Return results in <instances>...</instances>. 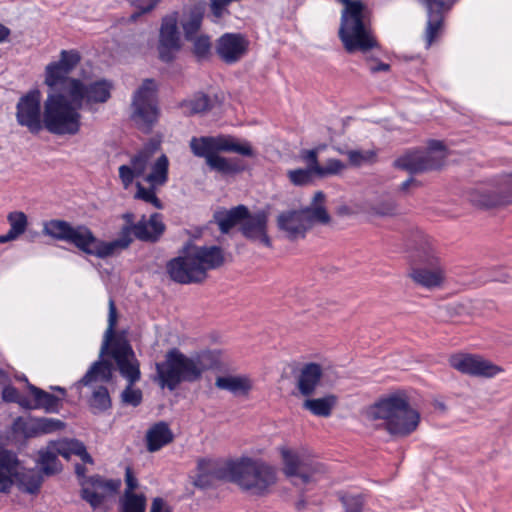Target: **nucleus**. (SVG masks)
<instances>
[{
  "mask_svg": "<svg viewBox=\"0 0 512 512\" xmlns=\"http://www.w3.org/2000/svg\"><path fill=\"white\" fill-rule=\"evenodd\" d=\"M80 60V54L76 50H62L59 60L46 66L44 83L52 88L63 87V92L75 105L95 112L98 105L105 104L111 98L113 83L107 79L84 83L80 79L69 77Z\"/></svg>",
  "mask_w": 512,
  "mask_h": 512,
  "instance_id": "obj_1",
  "label": "nucleus"
},
{
  "mask_svg": "<svg viewBox=\"0 0 512 512\" xmlns=\"http://www.w3.org/2000/svg\"><path fill=\"white\" fill-rule=\"evenodd\" d=\"M165 225L162 221V216L154 213L149 219L145 216L135 224L134 236L141 241L155 242L163 234Z\"/></svg>",
  "mask_w": 512,
  "mask_h": 512,
  "instance_id": "obj_26",
  "label": "nucleus"
},
{
  "mask_svg": "<svg viewBox=\"0 0 512 512\" xmlns=\"http://www.w3.org/2000/svg\"><path fill=\"white\" fill-rule=\"evenodd\" d=\"M174 435L166 422H158L146 432V446L149 452H156L173 441Z\"/></svg>",
  "mask_w": 512,
  "mask_h": 512,
  "instance_id": "obj_30",
  "label": "nucleus"
},
{
  "mask_svg": "<svg viewBox=\"0 0 512 512\" xmlns=\"http://www.w3.org/2000/svg\"><path fill=\"white\" fill-rule=\"evenodd\" d=\"M410 258L413 267L409 273L418 285L434 289L442 286L446 273L436 255L431 239L423 232L414 234L410 244Z\"/></svg>",
  "mask_w": 512,
  "mask_h": 512,
  "instance_id": "obj_7",
  "label": "nucleus"
},
{
  "mask_svg": "<svg viewBox=\"0 0 512 512\" xmlns=\"http://www.w3.org/2000/svg\"><path fill=\"white\" fill-rule=\"evenodd\" d=\"M160 0H134L132 6L138 11L131 15L132 20H136L140 15L152 11Z\"/></svg>",
  "mask_w": 512,
  "mask_h": 512,
  "instance_id": "obj_53",
  "label": "nucleus"
},
{
  "mask_svg": "<svg viewBox=\"0 0 512 512\" xmlns=\"http://www.w3.org/2000/svg\"><path fill=\"white\" fill-rule=\"evenodd\" d=\"M13 484L29 494L39 491L42 476L35 469H25L12 452L0 451V492L7 493Z\"/></svg>",
  "mask_w": 512,
  "mask_h": 512,
  "instance_id": "obj_11",
  "label": "nucleus"
},
{
  "mask_svg": "<svg viewBox=\"0 0 512 512\" xmlns=\"http://www.w3.org/2000/svg\"><path fill=\"white\" fill-rule=\"evenodd\" d=\"M2 397L7 402H16L18 399V391L11 385H6L2 391Z\"/></svg>",
  "mask_w": 512,
  "mask_h": 512,
  "instance_id": "obj_58",
  "label": "nucleus"
},
{
  "mask_svg": "<svg viewBox=\"0 0 512 512\" xmlns=\"http://www.w3.org/2000/svg\"><path fill=\"white\" fill-rule=\"evenodd\" d=\"M468 199L473 205L485 208L512 204V173L502 176L495 186L472 189Z\"/></svg>",
  "mask_w": 512,
  "mask_h": 512,
  "instance_id": "obj_15",
  "label": "nucleus"
},
{
  "mask_svg": "<svg viewBox=\"0 0 512 512\" xmlns=\"http://www.w3.org/2000/svg\"><path fill=\"white\" fill-rule=\"evenodd\" d=\"M427 10V27L425 30L426 46L430 47L443 26L444 14L452 4L447 0H419Z\"/></svg>",
  "mask_w": 512,
  "mask_h": 512,
  "instance_id": "obj_22",
  "label": "nucleus"
},
{
  "mask_svg": "<svg viewBox=\"0 0 512 512\" xmlns=\"http://www.w3.org/2000/svg\"><path fill=\"white\" fill-rule=\"evenodd\" d=\"M249 41L240 33H225L217 42V53L227 64L238 62L248 50Z\"/></svg>",
  "mask_w": 512,
  "mask_h": 512,
  "instance_id": "obj_21",
  "label": "nucleus"
},
{
  "mask_svg": "<svg viewBox=\"0 0 512 512\" xmlns=\"http://www.w3.org/2000/svg\"><path fill=\"white\" fill-rule=\"evenodd\" d=\"M156 148V146L153 148H144L131 158L130 166L138 175V177L144 175Z\"/></svg>",
  "mask_w": 512,
  "mask_h": 512,
  "instance_id": "obj_44",
  "label": "nucleus"
},
{
  "mask_svg": "<svg viewBox=\"0 0 512 512\" xmlns=\"http://www.w3.org/2000/svg\"><path fill=\"white\" fill-rule=\"evenodd\" d=\"M228 480L260 495L276 482V470L262 461L245 458L228 464Z\"/></svg>",
  "mask_w": 512,
  "mask_h": 512,
  "instance_id": "obj_10",
  "label": "nucleus"
},
{
  "mask_svg": "<svg viewBox=\"0 0 512 512\" xmlns=\"http://www.w3.org/2000/svg\"><path fill=\"white\" fill-rule=\"evenodd\" d=\"M168 167V158L163 154L152 165L151 172L145 177V181L152 187L164 185L168 180Z\"/></svg>",
  "mask_w": 512,
  "mask_h": 512,
  "instance_id": "obj_38",
  "label": "nucleus"
},
{
  "mask_svg": "<svg viewBox=\"0 0 512 512\" xmlns=\"http://www.w3.org/2000/svg\"><path fill=\"white\" fill-rule=\"evenodd\" d=\"M335 404L334 396H327L317 399H307L303 403V408L309 410L316 416L327 417L331 414L332 408Z\"/></svg>",
  "mask_w": 512,
  "mask_h": 512,
  "instance_id": "obj_39",
  "label": "nucleus"
},
{
  "mask_svg": "<svg viewBox=\"0 0 512 512\" xmlns=\"http://www.w3.org/2000/svg\"><path fill=\"white\" fill-rule=\"evenodd\" d=\"M364 212L377 217H393L398 214V203L390 195H381L375 200L366 202Z\"/></svg>",
  "mask_w": 512,
  "mask_h": 512,
  "instance_id": "obj_32",
  "label": "nucleus"
},
{
  "mask_svg": "<svg viewBox=\"0 0 512 512\" xmlns=\"http://www.w3.org/2000/svg\"><path fill=\"white\" fill-rule=\"evenodd\" d=\"M64 427L65 423L59 419L35 417L24 422L23 432L26 437H37L62 430Z\"/></svg>",
  "mask_w": 512,
  "mask_h": 512,
  "instance_id": "obj_29",
  "label": "nucleus"
},
{
  "mask_svg": "<svg viewBox=\"0 0 512 512\" xmlns=\"http://www.w3.org/2000/svg\"><path fill=\"white\" fill-rule=\"evenodd\" d=\"M302 158L308 164L307 168H309L315 172V166H319L317 151L314 149L306 150L303 152Z\"/></svg>",
  "mask_w": 512,
  "mask_h": 512,
  "instance_id": "obj_56",
  "label": "nucleus"
},
{
  "mask_svg": "<svg viewBox=\"0 0 512 512\" xmlns=\"http://www.w3.org/2000/svg\"><path fill=\"white\" fill-rule=\"evenodd\" d=\"M190 149L197 157L205 158L206 162L218 152H234L243 156H254V151L248 142L239 143L229 135L192 137Z\"/></svg>",
  "mask_w": 512,
  "mask_h": 512,
  "instance_id": "obj_13",
  "label": "nucleus"
},
{
  "mask_svg": "<svg viewBox=\"0 0 512 512\" xmlns=\"http://www.w3.org/2000/svg\"><path fill=\"white\" fill-rule=\"evenodd\" d=\"M43 234L55 240L72 244L87 255L102 259L112 256L117 251L127 249L132 243V235H134L133 228L123 226L117 239L106 242L97 238L86 225L73 226L71 223L59 219L46 221L43 225Z\"/></svg>",
  "mask_w": 512,
  "mask_h": 512,
  "instance_id": "obj_2",
  "label": "nucleus"
},
{
  "mask_svg": "<svg viewBox=\"0 0 512 512\" xmlns=\"http://www.w3.org/2000/svg\"><path fill=\"white\" fill-rule=\"evenodd\" d=\"M135 177H138V175L130 165H121L119 167V178L125 189L133 183Z\"/></svg>",
  "mask_w": 512,
  "mask_h": 512,
  "instance_id": "obj_55",
  "label": "nucleus"
},
{
  "mask_svg": "<svg viewBox=\"0 0 512 512\" xmlns=\"http://www.w3.org/2000/svg\"><path fill=\"white\" fill-rule=\"evenodd\" d=\"M215 385L235 395H246L252 388L250 378L245 375L221 376L216 379Z\"/></svg>",
  "mask_w": 512,
  "mask_h": 512,
  "instance_id": "obj_33",
  "label": "nucleus"
},
{
  "mask_svg": "<svg viewBox=\"0 0 512 512\" xmlns=\"http://www.w3.org/2000/svg\"><path fill=\"white\" fill-rule=\"evenodd\" d=\"M157 86L154 80L146 79L133 96L131 119L144 132H150L158 119Z\"/></svg>",
  "mask_w": 512,
  "mask_h": 512,
  "instance_id": "obj_12",
  "label": "nucleus"
},
{
  "mask_svg": "<svg viewBox=\"0 0 512 512\" xmlns=\"http://www.w3.org/2000/svg\"><path fill=\"white\" fill-rule=\"evenodd\" d=\"M11 31L8 27L0 23V43L5 42L10 36Z\"/></svg>",
  "mask_w": 512,
  "mask_h": 512,
  "instance_id": "obj_64",
  "label": "nucleus"
},
{
  "mask_svg": "<svg viewBox=\"0 0 512 512\" xmlns=\"http://www.w3.org/2000/svg\"><path fill=\"white\" fill-rule=\"evenodd\" d=\"M280 452L284 461V471L288 476L298 477L303 483L316 480L318 475L326 472V467L310 459L304 450L295 451L281 447Z\"/></svg>",
  "mask_w": 512,
  "mask_h": 512,
  "instance_id": "obj_14",
  "label": "nucleus"
},
{
  "mask_svg": "<svg viewBox=\"0 0 512 512\" xmlns=\"http://www.w3.org/2000/svg\"><path fill=\"white\" fill-rule=\"evenodd\" d=\"M43 105V128L54 135H76L81 129V109L63 92V87H49Z\"/></svg>",
  "mask_w": 512,
  "mask_h": 512,
  "instance_id": "obj_6",
  "label": "nucleus"
},
{
  "mask_svg": "<svg viewBox=\"0 0 512 512\" xmlns=\"http://www.w3.org/2000/svg\"><path fill=\"white\" fill-rule=\"evenodd\" d=\"M117 366L120 374L128 381V383L135 384L140 380V365L135 355L118 363Z\"/></svg>",
  "mask_w": 512,
  "mask_h": 512,
  "instance_id": "obj_43",
  "label": "nucleus"
},
{
  "mask_svg": "<svg viewBox=\"0 0 512 512\" xmlns=\"http://www.w3.org/2000/svg\"><path fill=\"white\" fill-rule=\"evenodd\" d=\"M314 174V171L309 168L289 170L287 172V176L290 182L296 186H304L310 184L313 180Z\"/></svg>",
  "mask_w": 512,
  "mask_h": 512,
  "instance_id": "obj_49",
  "label": "nucleus"
},
{
  "mask_svg": "<svg viewBox=\"0 0 512 512\" xmlns=\"http://www.w3.org/2000/svg\"><path fill=\"white\" fill-rule=\"evenodd\" d=\"M341 154L347 156L349 163L353 167H361L363 165L373 164L377 161L378 151L375 149L369 150H339Z\"/></svg>",
  "mask_w": 512,
  "mask_h": 512,
  "instance_id": "obj_40",
  "label": "nucleus"
},
{
  "mask_svg": "<svg viewBox=\"0 0 512 512\" xmlns=\"http://www.w3.org/2000/svg\"><path fill=\"white\" fill-rule=\"evenodd\" d=\"M224 261V252L218 246H189L167 263V272L177 283H200L209 270L221 267Z\"/></svg>",
  "mask_w": 512,
  "mask_h": 512,
  "instance_id": "obj_3",
  "label": "nucleus"
},
{
  "mask_svg": "<svg viewBox=\"0 0 512 512\" xmlns=\"http://www.w3.org/2000/svg\"><path fill=\"white\" fill-rule=\"evenodd\" d=\"M111 355L118 364L128 358H131L135 353L129 343L117 340L112 344Z\"/></svg>",
  "mask_w": 512,
  "mask_h": 512,
  "instance_id": "obj_48",
  "label": "nucleus"
},
{
  "mask_svg": "<svg viewBox=\"0 0 512 512\" xmlns=\"http://www.w3.org/2000/svg\"><path fill=\"white\" fill-rule=\"evenodd\" d=\"M92 409L97 411H105L111 407V398L106 387L103 385L94 389L92 396L89 400Z\"/></svg>",
  "mask_w": 512,
  "mask_h": 512,
  "instance_id": "obj_45",
  "label": "nucleus"
},
{
  "mask_svg": "<svg viewBox=\"0 0 512 512\" xmlns=\"http://www.w3.org/2000/svg\"><path fill=\"white\" fill-rule=\"evenodd\" d=\"M206 164L212 170H215L223 174L238 173L243 171L245 168L244 164L239 159L225 158L219 156L217 153L214 154L212 157H209Z\"/></svg>",
  "mask_w": 512,
  "mask_h": 512,
  "instance_id": "obj_37",
  "label": "nucleus"
},
{
  "mask_svg": "<svg viewBox=\"0 0 512 512\" xmlns=\"http://www.w3.org/2000/svg\"><path fill=\"white\" fill-rule=\"evenodd\" d=\"M81 498L93 508L100 509L108 499L112 498L121 485L120 480H106L99 475L80 480Z\"/></svg>",
  "mask_w": 512,
  "mask_h": 512,
  "instance_id": "obj_17",
  "label": "nucleus"
},
{
  "mask_svg": "<svg viewBox=\"0 0 512 512\" xmlns=\"http://www.w3.org/2000/svg\"><path fill=\"white\" fill-rule=\"evenodd\" d=\"M67 450L75 455H78L84 463H92L93 459L86 451L84 444L78 440H71L66 443Z\"/></svg>",
  "mask_w": 512,
  "mask_h": 512,
  "instance_id": "obj_52",
  "label": "nucleus"
},
{
  "mask_svg": "<svg viewBox=\"0 0 512 512\" xmlns=\"http://www.w3.org/2000/svg\"><path fill=\"white\" fill-rule=\"evenodd\" d=\"M433 152L435 155H443L444 158L446 157L445 151H444V145L441 141L438 140H432L429 142L428 150Z\"/></svg>",
  "mask_w": 512,
  "mask_h": 512,
  "instance_id": "obj_60",
  "label": "nucleus"
},
{
  "mask_svg": "<svg viewBox=\"0 0 512 512\" xmlns=\"http://www.w3.org/2000/svg\"><path fill=\"white\" fill-rule=\"evenodd\" d=\"M206 9L204 1H198L187 8V18L182 21L185 38L192 40L199 31Z\"/></svg>",
  "mask_w": 512,
  "mask_h": 512,
  "instance_id": "obj_31",
  "label": "nucleus"
},
{
  "mask_svg": "<svg viewBox=\"0 0 512 512\" xmlns=\"http://www.w3.org/2000/svg\"><path fill=\"white\" fill-rule=\"evenodd\" d=\"M444 163L443 155H435L431 151H416L398 158L394 165L410 173H422L441 167Z\"/></svg>",
  "mask_w": 512,
  "mask_h": 512,
  "instance_id": "obj_20",
  "label": "nucleus"
},
{
  "mask_svg": "<svg viewBox=\"0 0 512 512\" xmlns=\"http://www.w3.org/2000/svg\"><path fill=\"white\" fill-rule=\"evenodd\" d=\"M59 454L66 458L69 456L61 442H50L45 449L39 451L38 463L44 474L53 475L61 470V464L57 458Z\"/></svg>",
  "mask_w": 512,
  "mask_h": 512,
  "instance_id": "obj_28",
  "label": "nucleus"
},
{
  "mask_svg": "<svg viewBox=\"0 0 512 512\" xmlns=\"http://www.w3.org/2000/svg\"><path fill=\"white\" fill-rule=\"evenodd\" d=\"M15 116L17 123L32 134H38L43 129L41 92L38 89L30 90L19 98Z\"/></svg>",
  "mask_w": 512,
  "mask_h": 512,
  "instance_id": "obj_16",
  "label": "nucleus"
},
{
  "mask_svg": "<svg viewBox=\"0 0 512 512\" xmlns=\"http://www.w3.org/2000/svg\"><path fill=\"white\" fill-rule=\"evenodd\" d=\"M150 512H171L162 498H154L151 504Z\"/></svg>",
  "mask_w": 512,
  "mask_h": 512,
  "instance_id": "obj_59",
  "label": "nucleus"
},
{
  "mask_svg": "<svg viewBox=\"0 0 512 512\" xmlns=\"http://www.w3.org/2000/svg\"><path fill=\"white\" fill-rule=\"evenodd\" d=\"M197 471L194 485L200 488L210 487L214 485L216 480H228V465L219 468L211 460L200 459L197 464Z\"/></svg>",
  "mask_w": 512,
  "mask_h": 512,
  "instance_id": "obj_24",
  "label": "nucleus"
},
{
  "mask_svg": "<svg viewBox=\"0 0 512 512\" xmlns=\"http://www.w3.org/2000/svg\"><path fill=\"white\" fill-rule=\"evenodd\" d=\"M120 506V512H145L146 497L143 494H135L125 491L121 498Z\"/></svg>",
  "mask_w": 512,
  "mask_h": 512,
  "instance_id": "obj_42",
  "label": "nucleus"
},
{
  "mask_svg": "<svg viewBox=\"0 0 512 512\" xmlns=\"http://www.w3.org/2000/svg\"><path fill=\"white\" fill-rule=\"evenodd\" d=\"M307 220L301 210H289L277 217V226L289 240L304 238L308 229Z\"/></svg>",
  "mask_w": 512,
  "mask_h": 512,
  "instance_id": "obj_23",
  "label": "nucleus"
},
{
  "mask_svg": "<svg viewBox=\"0 0 512 512\" xmlns=\"http://www.w3.org/2000/svg\"><path fill=\"white\" fill-rule=\"evenodd\" d=\"M34 399V407L44 409L47 413H58L62 408V398L50 394L34 385L29 386Z\"/></svg>",
  "mask_w": 512,
  "mask_h": 512,
  "instance_id": "obj_34",
  "label": "nucleus"
},
{
  "mask_svg": "<svg viewBox=\"0 0 512 512\" xmlns=\"http://www.w3.org/2000/svg\"><path fill=\"white\" fill-rule=\"evenodd\" d=\"M344 5L339 38L347 52H367L377 46L370 28V13L360 0H337Z\"/></svg>",
  "mask_w": 512,
  "mask_h": 512,
  "instance_id": "obj_5",
  "label": "nucleus"
},
{
  "mask_svg": "<svg viewBox=\"0 0 512 512\" xmlns=\"http://www.w3.org/2000/svg\"><path fill=\"white\" fill-rule=\"evenodd\" d=\"M370 420H383L386 431L397 437H406L420 423V413L410 405L407 394L398 391L371 405L367 410Z\"/></svg>",
  "mask_w": 512,
  "mask_h": 512,
  "instance_id": "obj_4",
  "label": "nucleus"
},
{
  "mask_svg": "<svg viewBox=\"0 0 512 512\" xmlns=\"http://www.w3.org/2000/svg\"><path fill=\"white\" fill-rule=\"evenodd\" d=\"M180 106L187 115L200 114L213 107V100L208 95L199 92L183 100Z\"/></svg>",
  "mask_w": 512,
  "mask_h": 512,
  "instance_id": "obj_36",
  "label": "nucleus"
},
{
  "mask_svg": "<svg viewBox=\"0 0 512 512\" xmlns=\"http://www.w3.org/2000/svg\"><path fill=\"white\" fill-rule=\"evenodd\" d=\"M117 321V311L113 299L109 300V315H108V327L105 331L104 340L100 350V358L107 353L109 344L114 335V328Z\"/></svg>",
  "mask_w": 512,
  "mask_h": 512,
  "instance_id": "obj_46",
  "label": "nucleus"
},
{
  "mask_svg": "<svg viewBox=\"0 0 512 512\" xmlns=\"http://www.w3.org/2000/svg\"><path fill=\"white\" fill-rule=\"evenodd\" d=\"M206 370L199 356H187L179 349H170L162 362L156 363L157 381L162 388L175 390L182 382L199 380Z\"/></svg>",
  "mask_w": 512,
  "mask_h": 512,
  "instance_id": "obj_9",
  "label": "nucleus"
},
{
  "mask_svg": "<svg viewBox=\"0 0 512 512\" xmlns=\"http://www.w3.org/2000/svg\"><path fill=\"white\" fill-rule=\"evenodd\" d=\"M125 483V491H129L130 493H134L133 491L138 487L137 478L134 476L133 471L130 467H127L125 470Z\"/></svg>",
  "mask_w": 512,
  "mask_h": 512,
  "instance_id": "obj_57",
  "label": "nucleus"
},
{
  "mask_svg": "<svg viewBox=\"0 0 512 512\" xmlns=\"http://www.w3.org/2000/svg\"><path fill=\"white\" fill-rule=\"evenodd\" d=\"M154 188L155 187L152 186L150 188H145L140 183H137V192L135 197L147 203L153 204V206H155L156 208H161V202L157 198Z\"/></svg>",
  "mask_w": 512,
  "mask_h": 512,
  "instance_id": "obj_51",
  "label": "nucleus"
},
{
  "mask_svg": "<svg viewBox=\"0 0 512 512\" xmlns=\"http://www.w3.org/2000/svg\"><path fill=\"white\" fill-rule=\"evenodd\" d=\"M322 375L323 369L320 364L313 362L304 364L297 376V388L301 395L308 397L314 394Z\"/></svg>",
  "mask_w": 512,
  "mask_h": 512,
  "instance_id": "obj_25",
  "label": "nucleus"
},
{
  "mask_svg": "<svg viewBox=\"0 0 512 512\" xmlns=\"http://www.w3.org/2000/svg\"><path fill=\"white\" fill-rule=\"evenodd\" d=\"M121 218L125 221L124 226H130L134 229L136 223H134L135 216L133 213L126 212L121 216Z\"/></svg>",
  "mask_w": 512,
  "mask_h": 512,
  "instance_id": "obj_63",
  "label": "nucleus"
},
{
  "mask_svg": "<svg viewBox=\"0 0 512 512\" xmlns=\"http://www.w3.org/2000/svg\"><path fill=\"white\" fill-rule=\"evenodd\" d=\"M347 512H360V501L358 498H352L345 502Z\"/></svg>",
  "mask_w": 512,
  "mask_h": 512,
  "instance_id": "obj_61",
  "label": "nucleus"
},
{
  "mask_svg": "<svg viewBox=\"0 0 512 512\" xmlns=\"http://www.w3.org/2000/svg\"><path fill=\"white\" fill-rule=\"evenodd\" d=\"M7 220L10 224V229L6 234L0 235V243L17 239L27 228V216L21 211L10 212L7 216Z\"/></svg>",
  "mask_w": 512,
  "mask_h": 512,
  "instance_id": "obj_35",
  "label": "nucleus"
},
{
  "mask_svg": "<svg viewBox=\"0 0 512 512\" xmlns=\"http://www.w3.org/2000/svg\"><path fill=\"white\" fill-rule=\"evenodd\" d=\"M301 211L308 222V229H311L315 224L327 225L331 221V216L325 206L309 205Z\"/></svg>",
  "mask_w": 512,
  "mask_h": 512,
  "instance_id": "obj_41",
  "label": "nucleus"
},
{
  "mask_svg": "<svg viewBox=\"0 0 512 512\" xmlns=\"http://www.w3.org/2000/svg\"><path fill=\"white\" fill-rule=\"evenodd\" d=\"M346 169V165L339 159L331 158L324 165L315 166V175L327 177L338 175Z\"/></svg>",
  "mask_w": 512,
  "mask_h": 512,
  "instance_id": "obj_47",
  "label": "nucleus"
},
{
  "mask_svg": "<svg viewBox=\"0 0 512 512\" xmlns=\"http://www.w3.org/2000/svg\"><path fill=\"white\" fill-rule=\"evenodd\" d=\"M178 12L166 15L162 19L159 34V57L164 62H170L174 53L181 47L180 33L178 30Z\"/></svg>",
  "mask_w": 512,
  "mask_h": 512,
  "instance_id": "obj_19",
  "label": "nucleus"
},
{
  "mask_svg": "<svg viewBox=\"0 0 512 512\" xmlns=\"http://www.w3.org/2000/svg\"><path fill=\"white\" fill-rule=\"evenodd\" d=\"M134 384L128 383L126 388L122 391L120 398L123 404L132 407H137L141 404L143 394L138 388L133 387Z\"/></svg>",
  "mask_w": 512,
  "mask_h": 512,
  "instance_id": "obj_50",
  "label": "nucleus"
},
{
  "mask_svg": "<svg viewBox=\"0 0 512 512\" xmlns=\"http://www.w3.org/2000/svg\"><path fill=\"white\" fill-rule=\"evenodd\" d=\"M191 41H193L194 53L197 56H205L211 48V42L208 36H194Z\"/></svg>",
  "mask_w": 512,
  "mask_h": 512,
  "instance_id": "obj_54",
  "label": "nucleus"
},
{
  "mask_svg": "<svg viewBox=\"0 0 512 512\" xmlns=\"http://www.w3.org/2000/svg\"><path fill=\"white\" fill-rule=\"evenodd\" d=\"M325 200V194L322 191H317L312 198L310 206H324Z\"/></svg>",
  "mask_w": 512,
  "mask_h": 512,
  "instance_id": "obj_62",
  "label": "nucleus"
},
{
  "mask_svg": "<svg viewBox=\"0 0 512 512\" xmlns=\"http://www.w3.org/2000/svg\"><path fill=\"white\" fill-rule=\"evenodd\" d=\"M451 367L461 373L475 377L491 378L502 372V368L478 355L455 354L449 358Z\"/></svg>",
  "mask_w": 512,
  "mask_h": 512,
  "instance_id": "obj_18",
  "label": "nucleus"
},
{
  "mask_svg": "<svg viewBox=\"0 0 512 512\" xmlns=\"http://www.w3.org/2000/svg\"><path fill=\"white\" fill-rule=\"evenodd\" d=\"M112 364L107 360L95 361L85 375L74 384L80 389L83 386L92 387L94 384L108 383L112 378Z\"/></svg>",
  "mask_w": 512,
  "mask_h": 512,
  "instance_id": "obj_27",
  "label": "nucleus"
},
{
  "mask_svg": "<svg viewBox=\"0 0 512 512\" xmlns=\"http://www.w3.org/2000/svg\"><path fill=\"white\" fill-rule=\"evenodd\" d=\"M222 233H228L233 227L239 226L241 234L250 241H258L266 247L272 242L268 235L269 214L265 210L251 213L245 205H238L229 210L217 212L214 215Z\"/></svg>",
  "mask_w": 512,
  "mask_h": 512,
  "instance_id": "obj_8",
  "label": "nucleus"
}]
</instances>
